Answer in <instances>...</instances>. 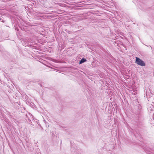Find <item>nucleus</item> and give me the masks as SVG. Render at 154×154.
Listing matches in <instances>:
<instances>
[{"label": "nucleus", "instance_id": "obj_2", "mask_svg": "<svg viewBox=\"0 0 154 154\" xmlns=\"http://www.w3.org/2000/svg\"><path fill=\"white\" fill-rule=\"evenodd\" d=\"M86 61V60L85 58H82L79 61L80 64Z\"/></svg>", "mask_w": 154, "mask_h": 154}, {"label": "nucleus", "instance_id": "obj_1", "mask_svg": "<svg viewBox=\"0 0 154 154\" xmlns=\"http://www.w3.org/2000/svg\"><path fill=\"white\" fill-rule=\"evenodd\" d=\"M136 58L135 63L137 64L142 66H145V63L143 60L137 57H136Z\"/></svg>", "mask_w": 154, "mask_h": 154}]
</instances>
